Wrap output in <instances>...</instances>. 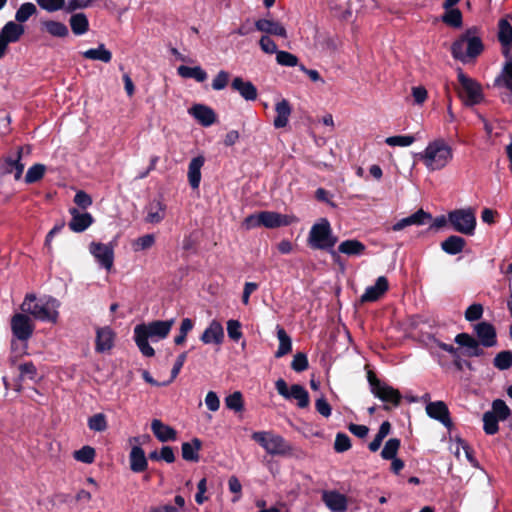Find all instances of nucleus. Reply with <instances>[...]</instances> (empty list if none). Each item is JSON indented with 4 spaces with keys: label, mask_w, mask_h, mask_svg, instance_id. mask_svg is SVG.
<instances>
[{
    "label": "nucleus",
    "mask_w": 512,
    "mask_h": 512,
    "mask_svg": "<svg viewBox=\"0 0 512 512\" xmlns=\"http://www.w3.org/2000/svg\"><path fill=\"white\" fill-rule=\"evenodd\" d=\"M415 137L412 135H396L386 138L385 142L387 145L395 147H408L415 142Z\"/></svg>",
    "instance_id": "obj_49"
},
{
    "label": "nucleus",
    "mask_w": 512,
    "mask_h": 512,
    "mask_svg": "<svg viewBox=\"0 0 512 512\" xmlns=\"http://www.w3.org/2000/svg\"><path fill=\"white\" fill-rule=\"evenodd\" d=\"M465 246V240L459 236H450L442 242V249L448 254H458Z\"/></svg>",
    "instance_id": "obj_40"
},
{
    "label": "nucleus",
    "mask_w": 512,
    "mask_h": 512,
    "mask_svg": "<svg viewBox=\"0 0 512 512\" xmlns=\"http://www.w3.org/2000/svg\"><path fill=\"white\" fill-rule=\"evenodd\" d=\"M173 325V319L166 321L157 320L147 324L136 325L134 328V339L141 353L146 357L154 356L155 351L148 343V339L157 341L166 338Z\"/></svg>",
    "instance_id": "obj_2"
},
{
    "label": "nucleus",
    "mask_w": 512,
    "mask_h": 512,
    "mask_svg": "<svg viewBox=\"0 0 512 512\" xmlns=\"http://www.w3.org/2000/svg\"><path fill=\"white\" fill-rule=\"evenodd\" d=\"M373 394L385 402H391L394 405H398L401 399L400 392L391 386L383 385L376 386L373 389Z\"/></svg>",
    "instance_id": "obj_32"
},
{
    "label": "nucleus",
    "mask_w": 512,
    "mask_h": 512,
    "mask_svg": "<svg viewBox=\"0 0 512 512\" xmlns=\"http://www.w3.org/2000/svg\"><path fill=\"white\" fill-rule=\"evenodd\" d=\"M277 337L279 340V347L275 354L277 358H280L286 354H288L292 349V343L291 338L288 336V334L285 332V330L277 326Z\"/></svg>",
    "instance_id": "obj_42"
},
{
    "label": "nucleus",
    "mask_w": 512,
    "mask_h": 512,
    "mask_svg": "<svg viewBox=\"0 0 512 512\" xmlns=\"http://www.w3.org/2000/svg\"><path fill=\"white\" fill-rule=\"evenodd\" d=\"M337 239L333 236L330 223L327 219L322 218L315 223L309 233L308 242L315 249L332 248Z\"/></svg>",
    "instance_id": "obj_8"
},
{
    "label": "nucleus",
    "mask_w": 512,
    "mask_h": 512,
    "mask_svg": "<svg viewBox=\"0 0 512 512\" xmlns=\"http://www.w3.org/2000/svg\"><path fill=\"white\" fill-rule=\"evenodd\" d=\"M189 113L203 126H211L216 121L215 112L208 106L196 104L189 109Z\"/></svg>",
    "instance_id": "obj_23"
},
{
    "label": "nucleus",
    "mask_w": 512,
    "mask_h": 512,
    "mask_svg": "<svg viewBox=\"0 0 512 512\" xmlns=\"http://www.w3.org/2000/svg\"><path fill=\"white\" fill-rule=\"evenodd\" d=\"M322 500L334 512H344L347 509V498L337 491H324Z\"/></svg>",
    "instance_id": "obj_22"
},
{
    "label": "nucleus",
    "mask_w": 512,
    "mask_h": 512,
    "mask_svg": "<svg viewBox=\"0 0 512 512\" xmlns=\"http://www.w3.org/2000/svg\"><path fill=\"white\" fill-rule=\"evenodd\" d=\"M59 307V301L53 297L38 298L30 293L25 296L20 309L34 319L56 324L59 318Z\"/></svg>",
    "instance_id": "obj_4"
},
{
    "label": "nucleus",
    "mask_w": 512,
    "mask_h": 512,
    "mask_svg": "<svg viewBox=\"0 0 512 512\" xmlns=\"http://www.w3.org/2000/svg\"><path fill=\"white\" fill-rule=\"evenodd\" d=\"M40 8L47 12H56L62 9L66 10L65 0H36Z\"/></svg>",
    "instance_id": "obj_52"
},
{
    "label": "nucleus",
    "mask_w": 512,
    "mask_h": 512,
    "mask_svg": "<svg viewBox=\"0 0 512 512\" xmlns=\"http://www.w3.org/2000/svg\"><path fill=\"white\" fill-rule=\"evenodd\" d=\"M484 431L487 434L493 435L498 431V419L494 417L493 413L486 412L483 415Z\"/></svg>",
    "instance_id": "obj_58"
},
{
    "label": "nucleus",
    "mask_w": 512,
    "mask_h": 512,
    "mask_svg": "<svg viewBox=\"0 0 512 512\" xmlns=\"http://www.w3.org/2000/svg\"><path fill=\"white\" fill-rule=\"evenodd\" d=\"M456 343L466 348V354L470 357L482 354V349L476 339L466 333L458 334L455 338Z\"/></svg>",
    "instance_id": "obj_34"
},
{
    "label": "nucleus",
    "mask_w": 512,
    "mask_h": 512,
    "mask_svg": "<svg viewBox=\"0 0 512 512\" xmlns=\"http://www.w3.org/2000/svg\"><path fill=\"white\" fill-rule=\"evenodd\" d=\"M205 163L202 155L191 159L188 165V182L192 189H198L201 182V169Z\"/></svg>",
    "instance_id": "obj_24"
},
{
    "label": "nucleus",
    "mask_w": 512,
    "mask_h": 512,
    "mask_svg": "<svg viewBox=\"0 0 512 512\" xmlns=\"http://www.w3.org/2000/svg\"><path fill=\"white\" fill-rule=\"evenodd\" d=\"M35 13L36 7L33 3H24L16 11L15 20L19 23H24Z\"/></svg>",
    "instance_id": "obj_47"
},
{
    "label": "nucleus",
    "mask_w": 512,
    "mask_h": 512,
    "mask_svg": "<svg viewBox=\"0 0 512 512\" xmlns=\"http://www.w3.org/2000/svg\"><path fill=\"white\" fill-rule=\"evenodd\" d=\"M276 116L273 121L275 128L286 127L292 112L290 103L286 99L278 101L275 105Z\"/></svg>",
    "instance_id": "obj_29"
},
{
    "label": "nucleus",
    "mask_w": 512,
    "mask_h": 512,
    "mask_svg": "<svg viewBox=\"0 0 512 512\" xmlns=\"http://www.w3.org/2000/svg\"><path fill=\"white\" fill-rule=\"evenodd\" d=\"M452 450H453V453L454 455L456 456L457 459L460 460V450L463 451V456L476 468H479V463L478 461L474 458V456L472 455V451L471 449L469 448V446L462 440L460 439H457L453 442L452 446H451Z\"/></svg>",
    "instance_id": "obj_38"
},
{
    "label": "nucleus",
    "mask_w": 512,
    "mask_h": 512,
    "mask_svg": "<svg viewBox=\"0 0 512 512\" xmlns=\"http://www.w3.org/2000/svg\"><path fill=\"white\" fill-rule=\"evenodd\" d=\"M88 427L96 432H102L107 429L106 416L102 413L93 415L88 419Z\"/></svg>",
    "instance_id": "obj_54"
},
{
    "label": "nucleus",
    "mask_w": 512,
    "mask_h": 512,
    "mask_svg": "<svg viewBox=\"0 0 512 512\" xmlns=\"http://www.w3.org/2000/svg\"><path fill=\"white\" fill-rule=\"evenodd\" d=\"M96 456L95 449L91 446H83L81 449L74 451L73 457L82 463L91 464L94 462Z\"/></svg>",
    "instance_id": "obj_45"
},
{
    "label": "nucleus",
    "mask_w": 512,
    "mask_h": 512,
    "mask_svg": "<svg viewBox=\"0 0 512 512\" xmlns=\"http://www.w3.org/2000/svg\"><path fill=\"white\" fill-rule=\"evenodd\" d=\"M83 57L89 60H98L108 63L112 59V53L105 47L104 44H99L97 48H92L82 53Z\"/></svg>",
    "instance_id": "obj_37"
},
{
    "label": "nucleus",
    "mask_w": 512,
    "mask_h": 512,
    "mask_svg": "<svg viewBox=\"0 0 512 512\" xmlns=\"http://www.w3.org/2000/svg\"><path fill=\"white\" fill-rule=\"evenodd\" d=\"M42 29L49 35L58 38H65L69 35L67 26L59 21L45 20L41 22Z\"/></svg>",
    "instance_id": "obj_35"
},
{
    "label": "nucleus",
    "mask_w": 512,
    "mask_h": 512,
    "mask_svg": "<svg viewBox=\"0 0 512 512\" xmlns=\"http://www.w3.org/2000/svg\"><path fill=\"white\" fill-rule=\"evenodd\" d=\"M448 221L457 232L472 235L476 227L475 211L472 208L451 211L448 214Z\"/></svg>",
    "instance_id": "obj_10"
},
{
    "label": "nucleus",
    "mask_w": 512,
    "mask_h": 512,
    "mask_svg": "<svg viewBox=\"0 0 512 512\" xmlns=\"http://www.w3.org/2000/svg\"><path fill=\"white\" fill-rule=\"evenodd\" d=\"M338 250L349 256L361 255L365 251V245L358 240H346L339 246Z\"/></svg>",
    "instance_id": "obj_39"
},
{
    "label": "nucleus",
    "mask_w": 512,
    "mask_h": 512,
    "mask_svg": "<svg viewBox=\"0 0 512 512\" xmlns=\"http://www.w3.org/2000/svg\"><path fill=\"white\" fill-rule=\"evenodd\" d=\"M69 25L74 35L81 36L89 30V20L85 13H74L69 18Z\"/></svg>",
    "instance_id": "obj_31"
},
{
    "label": "nucleus",
    "mask_w": 512,
    "mask_h": 512,
    "mask_svg": "<svg viewBox=\"0 0 512 512\" xmlns=\"http://www.w3.org/2000/svg\"><path fill=\"white\" fill-rule=\"evenodd\" d=\"M275 387L279 395L287 400H296L300 408H306L309 405V395L303 386L294 384L289 388L286 381L280 378L275 382Z\"/></svg>",
    "instance_id": "obj_11"
},
{
    "label": "nucleus",
    "mask_w": 512,
    "mask_h": 512,
    "mask_svg": "<svg viewBox=\"0 0 512 512\" xmlns=\"http://www.w3.org/2000/svg\"><path fill=\"white\" fill-rule=\"evenodd\" d=\"M453 158V148L444 138H436L429 141L423 151L417 154V159L428 172L445 169L452 162Z\"/></svg>",
    "instance_id": "obj_1"
},
{
    "label": "nucleus",
    "mask_w": 512,
    "mask_h": 512,
    "mask_svg": "<svg viewBox=\"0 0 512 512\" xmlns=\"http://www.w3.org/2000/svg\"><path fill=\"white\" fill-rule=\"evenodd\" d=\"M426 413L438 421H440L446 427L451 425L449 417V411L447 405L443 401L430 402L426 406Z\"/></svg>",
    "instance_id": "obj_21"
},
{
    "label": "nucleus",
    "mask_w": 512,
    "mask_h": 512,
    "mask_svg": "<svg viewBox=\"0 0 512 512\" xmlns=\"http://www.w3.org/2000/svg\"><path fill=\"white\" fill-rule=\"evenodd\" d=\"M494 365L500 370L508 369L512 366V353L510 351H502L494 358Z\"/></svg>",
    "instance_id": "obj_55"
},
{
    "label": "nucleus",
    "mask_w": 512,
    "mask_h": 512,
    "mask_svg": "<svg viewBox=\"0 0 512 512\" xmlns=\"http://www.w3.org/2000/svg\"><path fill=\"white\" fill-rule=\"evenodd\" d=\"M115 332L108 326L96 328L95 350L99 353L110 351L114 346Z\"/></svg>",
    "instance_id": "obj_17"
},
{
    "label": "nucleus",
    "mask_w": 512,
    "mask_h": 512,
    "mask_svg": "<svg viewBox=\"0 0 512 512\" xmlns=\"http://www.w3.org/2000/svg\"><path fill=\"white\" fill-rule=\"evenodd\" d=\"M11 329L17 339L26 341L32 336L34 323L28 314L16 313L11 319Z\"/></svg>",
    "instance_id": "obj_14"
},
{
    "label": "nucleus",
    "mask_w": 512,
    "mask_h": 512,
    "mask_svg": "<svg viewBox=\"0 0 512 512\" xmlns=\"http://www.w3.org/2000/svg\"><path fill=\"white\" fill-rule=\"evenodd\" d=\"M255 27L258 31L266 34L287 38V31L283 24L272 19H259L255 22Z\"/></svg>",
    "instance_id": "obj_20"
},
{
    "label": "nucleus",
    "mask_w": 512,
    "mask_h": 512,
    "mask_svg": "<svg viewBox=\"0 0 512 512\" xmlns=\"http://www.w3.org/2000/svg\"><path fill=\"white\" fill-rule=\"evenodd\" d=\"M475 332L483 346L492 347L496 345V331L490 323H478L475 326Z\"/></svg>",
    "instance_id": "obj_25"
},
{
    "label": "nucleus",
    "mask_w": 512,
    "mask_h": 512,
    "mask_svg": "<svg viewBox=\"0 0 512 512\" xmlns=\"http://www.w3.org/2000/svg\"><path fill=\"white\" fill-rule=\"evenodd\" d=\"M147 215L145 221L149 224L160 223L166 215V205L161 200L151 201L147 207Z\"/></svg>",
    "instance_id": "obj_27"
},
{
    "label": "nucleus",
    "mask_w": 512,
    "mask_h": 512,
    "mask_svg": "<svg viewBox=\"0 0 512 512\" xmlns=\"http://www.w3.org/2000/svg\"><path fill=\"white\" fill-rule=\"evenodd\" d=\"M130 469L139 473L147 469L148 462L144 450L139 446L132 447L129 455Z\"/></svg>",
    "instance_id": "obj_30"
},
{
    "label": "nucleus",
    "mask_w": 512,
    "mask_h": 512,
    "mask_svg": "<svg viewBox=\"0 0 512 512\" xmlns=\"http://www.w3.org/2000/svg\"><path fill=\"white\" fill-rule=\"evenodd\" d=\"M389 283L385 276L377 278L374 285L365 289V292L360 297L361 303L375 302L379 300L388 290Z\"/></svg>",
    "instance_id": "obj_15"
},
{
    "label": "nucleus",
    "mask_w": 512,
    "mask_h": 512,
    "mask_svg": "<svg viewBox=\"0 0 512 512\" xmlns=\"http://www.w3.org/2000/svg\"><path fill=\"white\" fill-rule=\"evenodd\" d=\"M177 73L182 78H193L197 82H204L207 79L206 71L200 66L189 67L181 65L177 68Z\"/></svg>",
    "instance_id": "obj_36"
},
{
    "label": "nucleus",
    "mask_w": 512,
    "mask_h": 512,
    "mask_svg": "<svg viewBox=\"0 0 512 512\" xmlns=\"http://www.w3.org/2000/svg\"><path fill=\"white\" fill-rule=\"evenodd\" d=\"M295 221L296 218L292 215H284L274 211H262L246 217L243 225L246 229H252L259 226L273 229L290 225Z\"/></svg>",
    "instance_id": "obj_7"
},
{
    "label": "nucleus",
    "mask_w": 512,
    "mask_h": 512,
    "mask_svg": "<svg viewBox=\"0 0 512 512\" xmlns=\"http://www.w3.org/2000/svg\"><path fill=\"white\" fill-rule=\"evenodd\" d=\"M20 379L29 378L34 380L37 375V369L32 362H27L19 365Z\"/></svg>",
    "instance_id": "obj_61"
},
{
    "label": "nucleus",
    "mask_w": 512,
    "mask_h": 512,
    "mask_svg": "<svg viewBox=\"0 0 512 512\" xmlns=\"http://www.w3.org/2000/svg\"><path fill=\"white\" fill-rule=\"evenodd\" d=\"M19 159H20V154H18V157L16 160H12V159L6 160L5 168H4L5 172L13 174L14 178L16 180L20 179V177L23 173V170H24V165L19 162Z\"/></svg>",
    "instance_id": "obj_53"
},
{
    "label": "nucleus",
    "mask_w": 512,
    "mask_h": 512,
    "mask_svg": "<svg viewBox=\"0 0 512 512\" xmlns=\"http://www.w3.org/2000/svg\"><path fill=\"white\" fill-rule=\"evenodd\" d=\"M351 447L350 438L343 433H338L335 438L334 449L337 452L347 451Z\"/></svg>",
    "instance_id": "obj_63"
},
{
    "label": "nucleus",
    "mask_w": 512,
    "mask_h": 512,
    "mask_svg": "<svg viewBox=\"0 0 512 512\" xmlns=\"http://www.w3.org/2000/svg\"><path fill=\"white\" fill-rule=\"evenodd\" d=\"M45 172V166L42 164H35L30 167L26 173L25 180L27 183H33L41 179Z\"/></svg>",
    "instance_id": "obj_57"
},
{
    "label": "nucleus",
    "mask_w": 512,
    "mask_h": 512,
    "mask_svg": "<svg viewBox=\"0 0 512 512\" xmlns=\"http://www.w3.org/2000/svg\"><path fill=\"white\" fill-rule=\"evenodd\" d=\"M89 252L98 264L110 271L114 264V247L111 244H104L93 241L89 244Z\"/></svg>",
    "instance_id": "obj_13"
},
{
    "label": "nucleus",
    "mask_w": 512,
    "mask_h": 512,
    "mask_svg": "<svg viewBox=\"0 0 512 512\" xmlns=\"http://www.w3.org/2000/svg\"><path fill=\"white\" fill-rule=\"evenodd\" d=\"M512 17L507 16L499 20L498 40L502 45V52L506 62L495 79V85L504 87L512 93Z\"/></svg>",
    "instance_id": "obj_3"
},
{
    "label": "nucleus",
    "mask_w": 512,
    "mask_h": 512,
    "mask_svg": "<svg viewBox=\"0 0 512 512\" xmlns=\"http://www.w3.org/2000/svg\"><path fill=\"white\" fill-rule=\"evenodd\" d=\"M457 76L460 84L458 94L464 103L466 105H475L480 103L483 99L480 84L464 74L462 69L457 70Z\"/></svg>",
    "instance_id": "obj_9"
},
{
    "label": "nucleus",
    "mask_w": 512,
    "mask_h": 512,
    "mask_svg": "<svg viewBox=\"0 0 512 512\" xmlns=\"http://www.w3.org/2000/svg\"><path fill=\"white\" fill-rule=\"evenodd\" d=\"M151 429L155 437L161 442L173 441L177 433L171 426L164 424L159 419H153Z\"/></svg>",
    "instance_id": "obj_28"
},
{
    "label": "nucleus",
    "mask_w": 512,
    "mask_h": 512,
    "mask_svg": "<svg viewBox=\"0 0 512 512\" xmlns=\"http://www.w3.org/2000/svg\"><path fill=\"white\" fill-rule=\"evenodd\" d=\"M494 414L498 420H506L510 416V409L506 403L500 399H497L492 404V410L489 411Z\"/></svg>",
    "instance_id": "obj_51"
},
{
    "label": "nucleus",
    "mask_w": 512,
    "mask_h": 512,
    "mask_svg": "<svg viewBox=\"0 0 512 512\" xmlns=\"http://www.w3.org/2000/svg\"><path fill=\"white\" fill-rule=\"evenodd\" d=\"M201 447L202 442L198 438H193L190 442L182 443L181 453L183 459L190 462H198Z\"/></svg>",
    "instance_id": "obj_33"
},
{
    "label": "nucleus",
    "mask_w": 512,
    "mask_h": 512,
    "mask_svg": "<svg viewBox=\"0 0 512 512\" xmlns=\"http://www.w3.org/2000/svg\"><path fill=\"white\" fill-rule=\"evenodd\" d=\"M390 429H391V425L388 421H384L381 424L375 438L369 444V449L372 452H376L380 448L383 439L389 434Z\"/></svg>",
    "instance_id": "obj_44"
},
{
    "label": "nucleus",
    "mask_w": 512,
    "mask_h": 512,
    "mask_svg": "<svg viewBox=\"0 0 512 512\" xmlns=\"http://www.w3.org/2000/svg\"><path fill=\"white\" fill-rule=\"evenodd\" d=\"M276 61L281 66L294 67L298 65V58L286 51H278L276 53Z\"/></svg>",
    "instance_id": "obj_56"
},
{
    "label": "nucleus",
    "mask_w": 512,
    "mask_h": 512,
    "mask_svg": "<svg viewBox=\"0 0 512 512\" xmlns=\"http://www.w3.org/2000/svg\"><path fill=\"white\" fill-rule=\"evenodd\" d=\"M227 333L232 340L238 341L243 335L241 331V323L234 319L228 320Z\"/></svg>",
    "instance_id": "obj_60"
},
{
    "label": "nucleus",
    "mask_w": 512,
    "mask_h": 512,
    "mask_svg": "<svg viewBox=\"0 0 512 512\" xmlns=\"http://www.w3.org/2000/svg\"><path fill=\"white\" fill-rule=\"evenodd\" d=\"M230 79V74L225 70H220L212 81V88L216 91L223 90Z\"/></svg>",
    "instance_id": "obj_59"
},
{
    "label": "nucleus",
    "mask_w": 512,
    "mask_h": 512,
    "mask_svg": "<svg viewBox=\"0 0 512 512\" xmlns=\"http://www.w3.org/2000/svg\"><path fill=\"white\" fill-rule=\"evenodd\" d=\"M71 214V220L69 221V228L76 233H81L89 228L93 222V216L88 212H81L76 208L69 210Z\"/></svg>",
    "instance_id": "obj_16"
},
{
    "label": "nucleus",
    "mask_w": 512,
    "mask_h": 512,
    "mask_svg": "<svg viewBox=\"0 0 512 512\" xmlns=\"http://www.w3.org/2000/svg\"><path fill=\"white\" fill-rule=\"evenodd\" d=\"M484 49L482 40L475 28L462 33L451 44V53L454 59L468 63L478 57Z\"/></svg>",
    "instance_id": "obj_5"
},
{
    "label": "nucleus",
    "mask_w": 512,
    "mask_h": 512,
    "mask_svg": "<svg viewBox=\"0 0 512 512\" xmlns=\"http://www.w3.org/2000/svg\"><path fill=\"white\" fill-rule=\"evenodd\" d=\"M251 438L269 455L288 456L293 452L292 446L281 435L272 431H257L252 433Z\"/></svg>",
    "instance_id": "obj_6"
},
{
    "label": "nucleus",
    "mask_w": 512,
    "mask_h": 512,
    "mask_svg": "<svg viewBox=\"0 0 512 512\" xmlns=\"http://www.w3.org/2000/svg\"><path fill=\"white\" fill-rule=\"evenodd\" d=\"M411 94L416 105H422L428 97V92L424 86H414L411 88Z\"/></svg>",
    "instance_id": "obj_62"
},
{
    "label": "nucleus",
    "mask_w": 512,
    "mask_h": 512,
    "mask_svg": "<svg viewBox=\"0 0 512 512\" xmlns=\"http://www.w3.org/2000/svg\"><path fill=\"white\" fill-rule=\"evenodd\" d=\"M400 448V440L397 438H391L389 439L385 445L384 448L381 451V456L383 459L390 460L394 459L397 455V452Z\"/></svg>",
    "instance_id": "obj_46"
},
{
    "label": "nucleus",
    "mask_w": 512,
    "mask_h": 512,
    "mask_svg": "<svg viewBox=\"0 0 512 512\" xmlns=\"http://www.w3.org/2000/svg\"><path fill=\"white\" fill-rule=\"evenodd\" d=\"M194 323L190 318H184L181 321L179 335L174 338L176 345H182L186 341L188 333L193 329Z\"/></svg>",
    "instance_id": "obj_48"
},
{
    "label": "nucleus",
    "mask_w": 512,
    "mask_h": 512,
    "mask_svg": "<svg viewBox=\"0 0 512 512\" xmlns=\"http://www.w3.org/2000/svg\"><path fill=\"white\" fill-rule=\"evenodd\" d=\"M225 405L228 409L241 412L244 407L242 394L236 391L225 398Z\"/></svg>",
    "instance_id": "obj_50"
},
{
    "label": "nucleus",
    "mask_w": 512,
    "mask_h": 512,
    "mask_svg": "<svg viewBox=\"0 0 512 512\" xmlns=\"http://www.w3.org/2000/svg\"><path fill=\"white\" fill-rule=\"evenodd\" d=\"M154 244L155 236L153 234H145L132 242V249L134 252H141L150 249Z\"/></svg>",
    "instance_id": "obj_43"
},
{
    "label": "nucleus",
    "mask_w": 512,
    "mask_h": 512,
    "mask_svg": "<svg viewBox=\"0 0 512 512\" xmlns=\"http://www.w3.org/2000/svg\"><path fill=\"white\" fill-rule=\"evenodd\" d=\"M224 329L218 320H212L207 328L203 331L200 340L204 344L220 345L224 341Z\"/></svg>",
    "instance_id": "obj_18"
},
{
    "label": "nucleus",
    "mask_w": 512,
    "mask_h": 512,
    "mask_svg": "<svg viewBox=\"0 0 512 512\" xmlns=\"http://www.w3.org/2000/svg\"><path fill=\"white\" fill-rule=\"evenodd\" d=\"M431 219H432V217L429 213L425 212L423 209H419L414 214L396 222L392 226V229H393V231H400V230H402L408 226H411V225H417V226L424 225Z\"/></svg>",
    "instance_id": "obj_19"
},
{
    "label": "nucleus",
    "mask_w": 512,
    "mask_h": 512,
    "mask_svg": "<svg viewBox=\"0 0 512 512\" xmlns=\"http://www.w3.org/2000/svg\"><path fill=\"white\" fill-rule=\"evenodd\" d=\"M483 306L481 304H472L465 311V318L468 321H475L482 317Z\"/></svg>",
    "instance_id": "obj_64"
},
{
    "label": "nucleus",
    "mask_w": 512,
    "mask_h": 512,
    "mask_svg": "<svg viewBox=\"0 0 512 512\" xmlns=\"http://www.w3.org/2000/svg\"><path fill=\"white\" fill-rule=\"evenodd\" d=\"M24 32V26L14 21H9L3 26L0 31V59L6 54L8 45L19 41Z\"/></svg>",
    "instance_id": "obj_12"
},
{
    "label": "nucleus",
    "mask_w": 512,
    "mask_h": 512,
    "mask_svg": "<svg viewBox=\"0 0 512 512\" xmlns=\"http://www.w3.org/2000/svg\"><path fill=\"white\" fill-rule=\"evenodd\" d=\"M231 87L247 101H254L257 98V89L253 83L245 81L241 77H235L231 83Z\"/></svg>",
    "instance_id": "obj_26"
},
{
    "label": "nucleus",
    "mask_w": 512,
    "mask_h": 512,
    "mask_svg": "<svg viewBox=\"0 0 512 512\" xmlns=\"http://www.w3.org/2000/svg\"><path fill=\"white\" fill-rule=\"evenodd\" d=\"M445 12L441 16V20L446 25L453 28H460L462 26V13L458 8L444 9Z\"/></svg>",
    "instance_id": "obj_41"
}]
</instances>
